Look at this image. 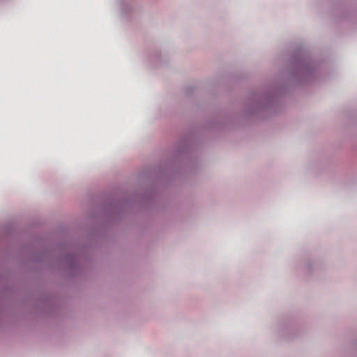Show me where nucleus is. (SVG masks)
<instances>
[{
    "mask_svg": "<svg viewBox=\"0 0 357 357\" xmlns=\"http://www.w3.org/2000/svg\"><path fill=\"white\" fill-rule=\"evenodd\" d=\"M352 347L354 350V352L356 353V355L357 356V338L353 341Z\"/></svg>",
    "mask_w": 357,
    "mask_h": 357,
    "instance_id": "5",
    "label": "nucleus"
},
{
    "mask_svg": "<svg viewBox=\"0 0 357 357\" xmlns=\"http://www.w3.org/2000/svg\"><path fill=\"white\" fill-rule=\"evenodd\" d=\"M332 8L330 13L337 17V20H346L351 16L353 10L346 6L344 0H331Z\"/></svg>",
    "mask_w": 357,
    "mask_h": 357,
    "instance_id": "2",
    "label": "nucleus"
},
{
    "mask_svg": "<svg viewBox=\"0 0 357 357\" xmlns=\"http://www.w3.org/2000/svg\"><path fill=\"white\" fill-rule=\"evenodd\" d=\"M291 105L295 87H303L315 82L319 77L322 63L309 54L291 53Z\"/></svg>",
    "mask_w": 357,
    "mask_h": 357,
    "instance_id": "1",
    "label": "nucleus"
},
{
    "mask_svg": "<svg viewBox=\"0 0 357 357\" xmlns=\"http://www.w3.org/2000/svg\"><path fill=\"white\" fill-rule=\"evenodd\" d=\"M322 269L321 262L317 259L310 258L305 262L303 273L306 280H309L317 275Z\"/></svg>",
    "mask_w": 357,
    "mask_h": 357,
    "instance_id": "3",
    "label": "nucleus"
},
{
    "mask_svg": "<svg viewBox=\"0 0 357 357\" xmlns=\"http://www.w3.org/2000/svg\"><path fill=\"white\" fill-rule=\"evenodd\" d=\"M301 334V331L291 325V340L298 337Z\"/></svg>",
    "mask_w": 357,
    "mask_h": 357,
    "instance_id": "4",
    "label": "nucleus"
}]
</instances>
